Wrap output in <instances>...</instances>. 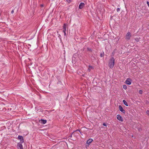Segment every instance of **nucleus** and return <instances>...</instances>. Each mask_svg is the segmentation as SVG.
Returning a JSON list of instances; mask_svg holds the SVG:
<instances>
[{
  "label": "nucleus",
  "instance_id": "obj_1",
  "mask_svg": "<svg viewBox=\"0 0 149 149\" xmlns=\"http://www.w3.org/2000/svg\"><path fill=\"white\" fill-rule=\"evenodd\" d=\"M115 59L113 57H111L110 59L109 63V66L110 68H112L114 65Z\"/></svg>",
  "mask_w": 149,
  "mask_h": 149
},
{
  "label": "nucleus",
  "instance_id": "obj_2",
  "mask_svg": "<svg viewBox=\"0 0 149 149\" xmlns=\"http://www.w3.org/2000/svg\"><path fill=\"white\" fill-rule=\"evenodd\" d=\"M131 37V34L130 32H128L126 34L125 39L127 40H129L130 39Z\"/></svg>",
  "mask_w": 149,
  "mask_h": 149
},
{
  "label": "nucleus",
  "instance_id": "obj_3",
  "mask_svg": "<svg viewBox=\"0 0 149 149\" xmlns=\"http://www.w3.org/2000/svg\"><path fill=\"white\" fill-rule=\"evenodd\" d=\"M18 139L20 140V142L23 143L24 142V140L23 137L19 135L17 137Z\"/></svg>",
  "mask_w": 149,
  "mask_h": 149
},
{
  "label": "nucleus",
  "instance_id": "obj_4",
  "mask_svg": "<svg viewBox=\"0 0 149 149\" xmlns=\"http://www.w3.org/2000/svg\"><path fill=\"white\" fill-rule=\"evenodd\" d=\"M119 110L122 112L123 113L125 114V111L123 109V107L121 105H119Z\"/></svg>",
  "mask_w": 149,
  "mask_h": 149
},
{
  "label": "nucleus",
  "instance_id": "obj_5",
  "mask_svg": "<svg viewBox=\"0 0 149 149\" xmlns=\"http://www.w3.org/2000/svg\"><path fill=\"white\" fill-rule=\"evenodd\" d=\"M85 4L84 3L81 2V3L79 6V8L80 9H82L85 6Z\"/></svg>",
  "mask_w": 149,
  "mask_h": 149
},
{
  "label": "nucleus",
  "instance_id": "obj_6",
  "mask_svg": "<svg viewBox=\"0 0 149 149\" xmlns=\"http://www.w3.org/2000/svg\"><path fill=\"white\" fill-rule=\"evenodd\" d=\"M117 119L120 121L122 122L123 121V118L119 114H118L117 115Z\"/></svg>",
  "mask_w": 149,
  "mask_h": 149
},
{
  "label": "nucleus",
  "instance_id": "obj_7",
  "mask_svg": "<svg viewBox=\"0 0 149 149\" xmlns=\"http://www.w3.org/2000/svg\"><path fill=\"white\" fill-rule=\"evenodd\" d=\"M126 84L130 85L131 84V80L129 78L127 79L125 81Z\"/></svg>",
  "mask_w": 149,
  "mask_h": 149
},
{
  "label": "nucleus",
  "instance_id": "obj_8",
  "mask_svg": "<svg viewBox=\"0 0 149 149\" xmlns=\"http://www.w3.org/2000/svg\"><path fill=\"white\" fill-rule=\"evenodd\" d=\"M17 146L18 149H23L21 143H18L17 145Z\"/></svg>",
  "mask_w": 149,
  "mask_h": 149
},
{
  "label": "nucleus",
  "instance_id": "obj_9",
  "mask_svg": "<svg viewBox=\"0 0 149 149\" xmlns=\"http://www.w3.org/2000/svg\"><path fill=\"white\" fill-rule=\"evenodd\" d=\"M93 140L92 139H89L87 140L86 141V143L89 145L91 142L93 141Z\"/></svg>",
  "mask_w": 149,
  "mask_h": 149
},
{
  "label": "nucleus",
  "instance_id": "obj_10",
  "mask_svg": "<svg viewBox=\"0 0 149 149\" xmlns=\"http://www.w3.org/2000/svg\"><path fill=\"white\" fill-rule=\"evenodd\" d=\"M93 68H94L92 66L89 65L88 70L89 72H90L91 71V70L93 69Z\"/></svg>",
  "mask_w": 149,
  "mask_h": 149
},
{
  "label": "nucleus",
  "instance_id": "obj_11",
  "mask_svg": "<svg viewBox=\"0 0 149 149\" xmlns=\"http://www.w3.org/2000/svg\"><path fill=\"white\" fill-rule=\"evenodd\" d=\"M47 122V120H45L43 119H41V123H42V124H45Z\"/></svg>",
  "mask_w": 149,
  "mask_h": 149
},
{
  "label": "nucleus",
  "instance_id": "obj_12",
  "mask_svg": "<svg viewBox=\"0 0 149 149\" xmlns=\"http://www.w3.org/2000/svg\"><path fill=\"white\" fill-rule=\"evenodd\" d=\"M123 102L124 104L126 106H128V105L127 102L125 100H123Z\"/></svg>",
  "mask_w": 149,
  "mask_h": 149
},
{
  "label": "nucleus",
  "instance_id": "obj_13",
  "mask_svg": "<svg viewBox=\"0 0 149 149\" xmlns=\"http://www.w3.org/2000/svg\"><path fill=\"white\" fill-rule=\"evenodd\" d=\"M66 25L65 24H64L63 25V29L66 30Z\"/></svg>",
  "mask_w": 149,
  "mask_h": 149
},
{
  "label": "nucleus",
  "instance_id": "obj_14",
  "mask_svg": "<svg viewBox=\"0 0 149 149\" xmlns=\"http://www.w3.org/2000/svg\"><path fill=\"white\" fill-rule=\"evenodd\" d=\"M123 87L124 89H126L127 88V87L126 85H124L123 86Z\"/></svg>",
  "mask_w": 149,
  "mask_h": 149
},
{
  "label": "nucleus",
  "instance_id": "obj_15",
  "mask_svg": "<svg viewBox=\"0 0 149 149\" xmlns=\"http://www.w3.org/2000/svg\"><path fill=\"white\" fill-rule=\"evenodd\" d=\"M66 30H63V31L64 33V36H65L66 35Z\"/></svg>",
  "mask_w": 149,
  "mask_h": 149
},
{
  "label": "nucleus",
  "instance_id": "obj_16",
  "mask_svg": "<svg viewBox=\"0 0 149 149\" xmlns=\"http://www.w3.org/2000/svg\"><path fill=\"white\" fill-rule=\"evenodd\" d=\"M146 114L149 116V110H147L146 112Z\"/></svg>",
  "mask_w": 149,
  "mask_h": 149
},
{
  "label": "nucleus",
  "instance_id": "obj_17",
  "mask_svg": "<svg viewBox=\"0 0 149 149\" xmlns=\"http://www.w3.org/2000/svg\"><path fill=\"white\" fill-rule=\"evenodd\" d=\"M140 38H136L135 39V40L137 42H138L139 41V40Z\"/></svg>",
  "mask_w": 149,
  "mask_h": 149
},
{
  "label": "nucleus",
  "instance_id": "obj_18",
  "mask_svg": "<svg viewBox=\"0 0 149 149\" xmlns=\"http://www.w3.org/2000/svg\"><path fill=\"white\" fill-rule=\"evenodd\" d=\"M140 94H141L143 93V91L141 90H140L139 91Z\"/></svg>",
  "mask_w": 149,
  "mask_h": 149
},
{
  "label": "nucleus",
  "instance_id": "obj_19",
  "mask_svg": "<svg viewBox=\"0 0 149 149\" xmlns=\"http://www.w3.org/2000/svg\"><path fill=\"white\" fill-rule=\"evenodd\" d=\"M120 9L119 8H118L116 9V10L117 12H118L120 11Z\"/></svg>",
  "mask_w": 149,
  "mask_h": 149
},
{
  "label": "nucleus",
  "instance_id": "obj_20",
  "mask_svg": "<svg viewBox=\"0 0 149 149\" xmlns=\"http://www.w3.org/2000/svg\"><path fill=\"white\" fill-rule=\"evenodd\" d=\"M68 2V3H70L71 1V0H66Z\"/></svg>",
  "mask_w": 149,
  "mask_h": 149
},
{
  "label": "nucleus",
  "instance_id": "obj_21",
  "mask_svg": "<svg viewBox=\"0 0 149 149\" xmlns=\"http://www.w3.org/2000/svg\"><path fill=\"white\" fill-rule=\"evenodd\" d=\"M146 3H147V4L148 6V7H149V2L148 1H147Z\"/></svg>",
  "mask_w": 149,
  "mask_h": 149
},
{
  "label": "nucleus",
  "instance_id": "obj_22",
  "mask_svg": "<svg viewBox=\"0 0 149 149\" xmlns=\"http://www.w3.org/2000/svg\"><path fill=\"white\" fill-rule=\"evenodd\" d=\"M100 57H102L104 55L102 54H101L100 55Z\"/></svg>",
  "mask_w": 149,
  "mask_h": 149
},
{
  "label": "nucleus",
  "instance_id": "obj_23",
  "mask_svg": "<svg viewBox=\"0 0 149 149\" xmlns=\"http://www.w3.org/2000/svg\"><path fill=\"white\" fill-rule=\"evenodd\" d=\"M103 125L104 126H107V125H106V124L105 123H103Z\"/></svg>",
  "mask_w": 149,
  "mask_h": 149
},
{
  "label": "nucleus",
  "instance_id": "obj_24",
  "mask_svg": "<svg viewBox=\"0 0 149 149\" xmlns=\"http://www.w3.org/2000/svg\"><path fill=\"white\" fill-rule=\"evenodd\" d=\"M14 11L13 10H12L11 11V13L12 14L13 13H14Z\"/></svg>",
  "mask_w": 149,
  "mask_h": 149
},
{
  "label": "nucleus",
  "instance_id": "obj_25",
  "mask_svg": "<svg viewBox=\"0 0 149 149\" xmlns=\"http://www.w3.org/2000/svg\"><path fill=\"white\" fill-rule=\"evenodd\" d=\"M41 6L42 7V6H43V4H41Z\"/></svg>",
  "mask_w": 149,
  "mask_h": 149
},
{
  "label": "nucleus",
  "instance_id": "obj_26",
  "mask_svg": "<svg viewBox=\"0 0 149 149\" xmlns=\"http://www.w3.org/2000/svg\"><path fill=\"white\" fill-rule=\"evenodd\" d=\"M60 36H61L60 35V34H58V37Z\"/></svg>",
  "mask_w": 149,
  "mask_h": 149
},
{
  "label": "nucleus",
  "instance_id": "obj_27",
  "mask_svg": "<svg viewBox=\"0 0 149 149\" xmlns=\"http://www.w3.org/2000/svg\"><path fill=\"white\" fill-rule=\"evenodd\" d=\"M148 13H149V11L148 12Z\"/></svg>",
  "mask_w": 149,
  "mask_h": 149
}]
</instances>
